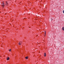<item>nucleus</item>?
Listing matches in <instances>:
<instances>
[{
  "mask_svg": "<svg viewBox=\"0 0 64 64\" xmlns=\"http://www.w3.org/2000/svg\"><path fill=\"white\" fill-rule=\"evenodd\" d=\"M1 6H2L3 8H4L5 5H4V2H2V4H1Z\"/></svg>",
  "mask_w": 64,
  "mask_h": 64,
  "instance_id": "nucleus-1",
  "label": "nucleus"
},
{
  "mask_svg": "<svg viewBox=\"0 0 64 64\" xmlns=\"http://www.w3.org/2000/svg\"><path fill=\"white\" fill-rule=\"evenodd\" d=\"M44 56L45 57L46 56V54L45 53H44Z\"/></svg>",
  "mask_w": 64,
  "mask_h": 64,
  "instance_id": "nucleus-2",
  "label": "nucleus"
},
{
  "mask_svg": "<svg viewBox=\"0 0 64 64\" xmlns=\"http://www.w3.org/2000/svg\"><path fill=\"white\" fill-rule=\"evenodd\" d=\"M6 5H7V6L8 5V4L7 3V2H6Z\"/></svg>",
  "mask_w": 64,
  "mask_h": 64,
  "instance_id": "nucleus-3",
  "label": "nucleus"
},
{
  "mask_svg": "<svg viewBox=\"0 0 64 64\" xmlns=\"http://www.w3.org/2000/svg\"><path fill=\"white\" fill-rule=\"evenodd\" d=\"M28 56H26L25 57V58L26 59H28Z\"/></svg>",
  "mask_w": 64,
  "mask_h": 64,
  "instance_id": "nucleus-4",
  "label": "nucleus"
},
{
  "mask_svg": "<svg viewBox=\"0 0 64 64\" xmlns=\"http://www.w3.org/2000/svg\"><path fill=\"white\" fill-rule=\"evenodd\" d=\"M9 58H9L8 57L6 60H8L9 59Z\"/></svg>",
  "mask_w": 64,
  "mask_h": 64,
  "instance_id": "nucleus-5",
  "label": "nucleus"
},
{
  "mask_svg": "<svg viewBox=\"0 0 64 64\" xmlns=\"http://www.w3.org/2000/svg\"><path fill=\"white\" fill-rule=\"evenodd\" d=\"M18 44H19L20 45H21V43H20V42Z\"/></svg>",
  "mask_w": 64,
  "mask_h": 64,
  "instance_id": "nucleus-6",
  "label": "nucleus"
},
{
  "mask_svg": "<svg viewBox=\"0 0 64 64\" xmlns=\"http://www.w3.org/2000/svg\"><path fill=\"white\" fill-rule=\"evenodd\" d=\"M62 30H63V31H64V27H62Z\"/></svg>",
  "mask_w": 64,
  "mask_h": 64,
  "instance_id": "nucleus-7",
  "label": "nucleus"
},
{
  "mask_svg": "<svg viewBox=\"0 0 64 64\" xmlns=\"http://www.w3.org/2000/svg\"><path fill=\"white\" fill-rule=\"evenodd\" d=\"M45 34H45V36L46 35V31H45Z\"/></svg>",
  "mask_w": 64,
  "mask_h": 64,
  "instance_id": "nucleus-8",
  "label": "nucleus"
},
{
  "mask_svg": "<svg viewBox=\"0 0 64 64\" xmlns=\"http://www.w3.org/2000/svg\"><path fill=\"white\" fill-rule=\"evenodd\" d=\"M9 51L10 52V51H11V49H10V50H9Z\"/></svg>",
  "mask_w": 64,
  "mask_h": 64,
  "instance_id": "nucleus-9",
  "label": "nucleus"
},
{
  "mask_svg": "<svg viewBox=\"0 0 64 64\" xmlns=\"http://www.w3.org/2000/svg\"><path fill=\"white\" fill-rule=\"evenodd\" d=\"M63 13H64V10H63Z\"/></svg>",
  "mask_w": 64,
  "mask_h": 64,
  "instance_id": "nucleus-10",
  "label": "nucleus"
},
{
  "mask_svg": "<svg viewBox=\"0 0 64 64\" xmlns=\"http://www.w3.org/2000/svg\"><path fill=\"white\" fill-rule=\"evenodd\" d=\"M26 18H24V19H25V20H26L25 19H26Z\"/></svg>",
  "mask_w": 64,
  "mask_h": 64,
  "instance_id": "nucleus-11",
  "label": "nucleus"
},
{
  "mask_svg": "<svg viewBox=\"0 0 64 64\" xmlns=\"http://www.w3.org/2000/svg\"><path fill=\"white\" fill-rule=\"evenodd\" d=\"M6 13H5V14L4 15H6Z\"/></svg>",
  "mask_w": 64,
  "mask_h": 64,
  "instance_id": "nucleus-12",
  "label": "nucleus"
},
{
  "mask_svg": "<svg viewBox=\"0 0 64 64\" xmlns=\"http://www.w3.org/2000/svg\"><path fill=\"white\" fill-rule=\"evenodd\" d=\"M0 13H1V12H0Z\"/></svg>",
  "mask_w": 64,
  "mask_h": 64,
  "instance_id": "nucleus-13",
  "label": "nucleus"
},
{
  "mask_svg": "<svg viewBox=\"0 0 64 64\" xmlns=\"http://www.w3.org/2000/svg\"><path fill=\"white\" fill-rule=\"evenodd\" d=\"M29 28H30V27H28Z\"/></svg>",
  "mask_w": 64,
  "mask_h": 64,
  "instance_id": "nucleus-14",
  "label": "nucleus"
},
{
  "mask_svg": "<svg viewBox=\"0 0 64 64\" xmlns=\"http://www.w3.org/2000/svg\"><path fill=\"white\" fill-rule=\"evenodd\" d=\"M36 36H38V35H37Z\"/></svg>",
  "mask_w": 64,
  "mask_h": 64,
  "instance_id": "nucleus-15",
  "label": "nucleus"
},
{
  "mask_svg": "<svg viewBox=\"0 0 64 64\" xmlns=\"http://www.w3.org/2000/svg\"><path fill=\"white\" fill-rule=\"evenodd\" d=\"M0 57H1V56H0Z\"/></svg>",
  "mask_w": 64,
  "mask_h": 64,
  "instance_id": "nucleus-16",
  "label": "nucleus"
},
{
  "mask_svg": "<svg viewBox=\"0 0 64 64\" xmlns=\"http://www.w3.org/2000/svg\"><path fill=\"white\" fill-rule=\"evenodd\" d=\"M28 15H29V14H28Z\"/></svg>",
  "mask_w": 64,
  "mask_h": 64,
  "instance_id": "nucleus-17",
  "label": "nucleus"
},
{
  "mask_svg": "<svg viewBox=\"0 0 64 64\" xmlns=\"http://www.w3.org/2000/svg\"><path fill=\"white\" fill-rule=\"evenodd\" d=\"M40 44V43H38V44Z\"/></svg>",
  "mask_w": 64,
  "mask_h": 64,
  "instance_id": "nucleus-18",
  "label": "nucleus"
},
{
  "mask_svg": "<svg viewBox=\"0 0 64 64\" xmlns=\"http://www.w3.org/2000/svg\"><path fill=\"white\" fill-rule=\"evenodd\" d=\"M4 57V56H3Z\"/></svg>",
  "mask_w": 64,
  "mask_h": 64,
  "instance_id": "nucleus-19",
  "label": "nucleus"
}]
</instances>
